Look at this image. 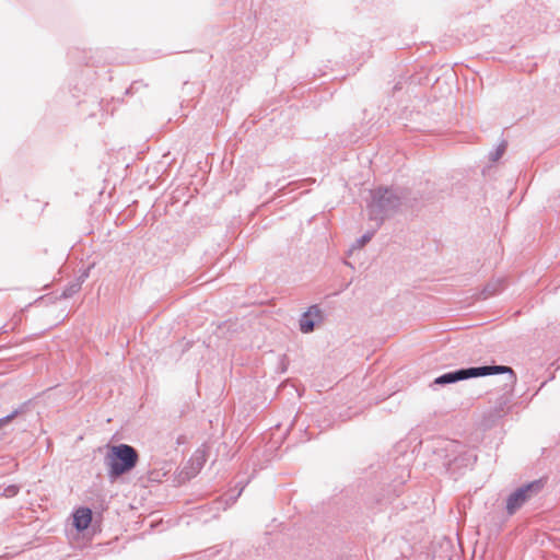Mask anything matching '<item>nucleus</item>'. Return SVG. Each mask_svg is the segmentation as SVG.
I'll return each instance as SVG.
<instances>
[{
  "instance_id": "obj_1",
  "label": "nucleus",
  "mask_w": 560,
  "mask_h": 560,
  "mask_svg": "<svg viewBox=\"0 0 560 560\" xmlns=\"http://www.w3.org/2000/svg\"><path fill=\"white\" fill-rule=\"evenodd\" d=\"M427 450L433 454L434 460L455 478L477 460V455L472 450L455 440L433 441L428 443Z\"/></svg>"
},
{
  "instance_id": "obj_2",
  "label": "nucleus",
  "mask_w": 560,
  "mask_h": 560,
  "mask_svg": "<svg viewBox=\"0 0 560 560\" xmlns=\"http://www.w3.org/2000/svg\"><path fill=\"white\" fill-rule=\"evenodd\" d=\"M404 199L402 190L397 187L380 186L371 190L366 210L369 219L375 222L376 229L383 224L385 219L398 212Z\"/></svg>"
},
{
  "instance_id": "obj_3",
  "label": "nucleus",
  "mask_w": 560,
  "mask_h": 560,
  "mask_svg": "<svg viewBox=\"0 0 560 560\" xmlns=\"http://www.w3.org/2000/svg\"><path fill=\"white\" fill-rule=\"evenodd\" d=\"M138 462L139 454L137 450L125 443L109 446L104 457V464L110 481H115L122 475L130 472Z\"/></svg>"
},
{
  "instance_id": "obj_4",
  "label": "nucleus",
  "mask_w": 560,
  "mask_h": 560,
  "mask_svg": "<svg viewBox=\"0 0 560 560\" xmlns=\"http://www.w3.org/2000/svg\"><path fill=\"white\" fill-rule=\"evenodd\" d=\"M495 374H509V381L513 382L515 380V374L513 370L508 365H479V366H467L459 368L456 370H452L445 372L438 377L434 378L431 386H445L450 384H455L459 381H465L469 378L483 377Z\"/></svg>"
},
{
  "instance_id": "obj_5",
  "label": "nucleus",
  "mask_w": 560,
  "mask_h": 560,
  "mask_svg": "<svg viewBox=\"0 0 560 560\" xmlns=\"http://www.w3.org/2000/svg\"><path fill=\"white\" fill-rule=\"evenodd\" d=\"M547 485V478H538L526 482L512 491L505 502L508 516H513L525 503L539 495Z\"/></svg>"
},
{
  "instance_id": "obj_6",
  "label": "nucleus",
  "mask_w": 560,
  "mask_h": 560,
  "mask_svg": "<svg viewBox=\"0 0 560 560\" xmlns=\"http://www.w3.org/2000/svg\"><path fill=\"white\" fill-rule=\"evenodd\" d=\"M324 320V313L317 305H311L299 319V328L303 334L313 332L318 324Z\"/></svg>"
},
{
  "instance_id": "obj_7",
  "label": "nucleus",
  "mask_w": 560,
  "mask_h": 560,
  "mask_svg": "<svg viewBox=\"0 0 560 560\" xmlns=\"http://www.w3.org/2000/svg\"><path fill=\"white\" fill-rule=\"evenodd\" d=\"M249 482V478L247 479H241L236 482L235 488L229 491L228 493L223 494L219 499H217L213 504L217 506V509L226 510L231 505H233L238 497L242 494L243 490Z\"/></svg>"
},
{
  "instance_id": "obj_8",
  "label": "nucleus",
  "mask_w": 560,
  "mask_h": 560,
  "mask_svg": "<svg viewBox=\"0 0 560 560\" xmlns=\"http://www.w3.org/2000/svg\"><path fill=\"white\" fill-rule=\"evenodd\" d=\"M93 518V512L88 506H80L72 513V525L78 533L89 528Z\"/></svg>"
},
{
  "instance_id": "obj_9",
  "label": "nucleus",
  "mask_w": 560,
  "mask_h": 560,
  "mask_svg": "<svg viewBox=\"0 0 560 560\" xmlns=\"http://www.w3.org/2000/svg\"><path fill=\"white\" fill-rule=\"evenodd\" d=\"M88 277H89V269H85L84 271H82V273L77 279H74L73 281L69 282L66 285V288L63 289V291L61 293V298L69 299V298H72L74 294H77L80 291L82 283L85 281V279Z\"/></svg>"
},
{
  "instance_id": "obj_10",
  "label": "nucleus",
  "mask_w": 560,
  "mask_h": 560,
  "mask_svg": "<svg viewBox=\"0 0 560 560\" xmlns=\"http://www.w3.org/2000/svg\"><path fill=\"white\" fill-rule=\"evenodd\" d=\"M506 282L504 279H495L486 284L482 291V298L488 299L490 296L497 295L501 291L504 290Z\"/></svg>"
},
{
  "instance_id": "obj_11",
  "label": "nucleus",
  "mask_w": 560,
  "mask_h": 560,
  "mask_svg": "<svg viewBox=\"0 0 560 560\" xmlns=\"http://www.w3.org/2000/svg\"><path fill=\"white\" fill-rule=\"evenodd\" d=\"M505 405L506 401L500 399L498 406H495L492 410L489 411V416L493 419L502 418L505 415Z\"/></svg>"
},
{
  "instance_id": "obj_12",
  "label": "nucleus",
  "mask_w": 560,
  "mask_h": 560,
  "mask_svg": "<svg viewBox=\"0 0 560 560\" xmlns=\"http://www.w3.org/2000/svg\"><path fill=\"white\" fill-rule=\"evenodd\" d=\"M506 150V142L502 141L494 151L490 152L489 159L492 162H497L500 160V158L503 155V153Z\"/></svg>"
},
{
  "instance_id": "obj_13",
  "label": "nucleus",
  "mask_w": 560,
  "mask_h": 560,
  "mask_svg": "<svg viewBox=\"0 0 560 560\" xmlns=\"http://www.w3.org/2000/svg\"><path fill=\"white\" fill-rule=\"evenodd\" d=\"M22 410H23L22 407L16 408L11 413L0 418V429L3 425L8 424L10 421H12L14 418H16L22 412Z\"/></svg>"
},
{
  "instance_id": "obj_14",
  "label": "nucleus",
  "mask_w": 560,
  "mask_h": 560,
  "mask_svg": "<svg viewBox=\"0 0 560 560\" xmlns=\"http://www.w3.org/2000/svg\"><path fill=\"white\" fill-rule=\"evenodd\" d=\"M375 234V230H372V231H368L365 232L361 237L358 238V244L360 247L364 246L365 244H368L372 237L374 236Z\"/></svg>"
},
{
  "instance_id": "obj_15",
  "label": "nucleus",
  "mask_w": 560,
  "mask_h": 560,
  "mask_svg": "<svg viewBox=\"0 0 560 560\" xmlns=\"http://www.w3.org/2000/svg\"><path fill=\"white\" fill-rule=\"evenodd\" d=\"M19 491H20V487L19 486L10 485L7 488H4L3 494L7 498H12V497L16 495L19 493Z\"/></svg>"
},
{
  "instance_id": "obj_16",
  "label": "nucleus",
  "mask_w": 560,
  "mask_h": 560,
  "mask_svg": "<svg viewBox=\"0 0 560 560\" xmlns=\"http://www.w3.org/2000/svg\"><path fill=\"white\" fill-rule=\"evenodd\" d=\"M140 84V82L138 81H135L129 89H127L126 93L127 94H131L133 92V90L138 89V85Z\"/></svg>"
},
{
  "instance_id": "obj_17",
  "label": "nucleus",
  "mask_w": 560,
  "mask_h": 560,
  "mask_svg": "<svg viewBox=\"0 0 560 560\" xmlns=\"http://www.w3.org/2000/svg\"><path fill=\"white\" fill-rule=\"evenodd\" d=\"M366 509L370 510L371 512L375 513L376 511L382 510V506L370 505V506H366Z\"/></svg>"
},
{
  "instance_id": "obj_18",
  "label": "nucleus",
  "mask_w": 560,
  "mask_h": 560,
  "mask_svg": "<svg viewBox=\"0 0 560 560\" xmlns=\"http://www.w3.org/2000/svg\"><path fill=\"white\" fill-rule=\"evenodd\" d=\"M406 482V478L404 475L400 476V480L398 481V486H402Z\"/></svg>"
},
{
  "instance_id": "obj_19",
  "label": "nucleus",
  "mask_w": 560,
  "mask_h": 560,
  "mask_svg": "<svg viewBox=\"0 0 560 560\" xmlns=\"http://www.w3.org/2000/svg\"><path fill=\"white\" fill-rule=\"evenodd\" d=\"M383 501H384V499H380V498L376 499V503L381 504Z\"/></svg>"
},
{
  "instance_id": "obj_20",
  "label": "nucleus",
  "mask_w": 560,
  "mask_h": 560,
  "mask_svg": "<svg viewBox=\"0 0 560 560\" xmlns=\"http://www.w3.org/2000/svg\"><path fill=\"white\" fill-rule=\"evenodd\" d=\"M5 327H7V325H4V326L1 328L2 332H7V331H8Z\"/></svg>"
},
{
  "instance_id": "obj_21",
  "label": "nucleus",
  "mask_w": 560,
  "mask_h": 560,
  "mask_svg": "<svg viewBox=\"0 0 560 560\" xmlns=\"http://www.w3.org/2000/svg\"><path fill=\"white\" fill-rule=\"evenodd\" d=\"M395 489H394V492H396V495H398V490L396 489L397 485L395 483Z\"/></svg>"
}]
</instances>
